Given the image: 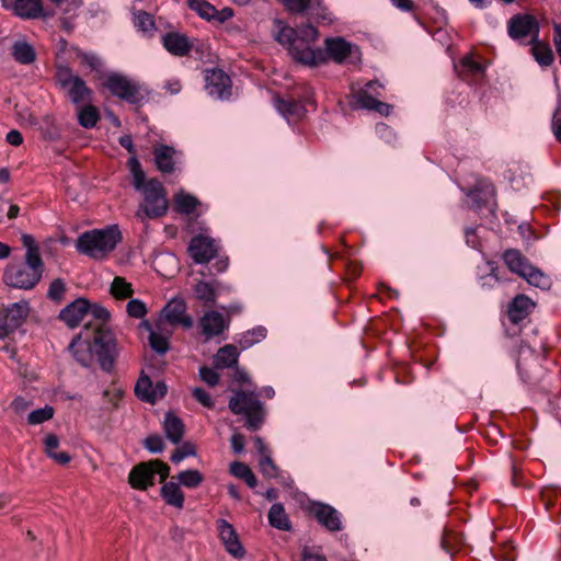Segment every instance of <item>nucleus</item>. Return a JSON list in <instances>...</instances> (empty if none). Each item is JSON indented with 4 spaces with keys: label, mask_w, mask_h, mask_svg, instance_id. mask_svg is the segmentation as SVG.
Returning a JSON list of instances; mask_svg holds the SVG:
<instances>
[{
    "label": "nucleus",
    "mask_w": 561,
    "mask_h": 561,
    "mask_svg": "<svg viewBox=\"0 0 561 561\" xmlns=\"http://www.w3.org/2000/svg\"><path fill=\"white\" fill-rule=\"evenodd\" d=\"M73 357L82 366L88 367L93 355L104 371H112L118 356V346L114 333L108 328L98 327L91 331V323L84 324L68 346Z\"/></svg>",
    "instance_id": "1"
},
{
    "label": "nucleus",
    "mask_w": 561,
    "mask_h": 561,
    "mask_svg": "<svg viewBox=\"0 0 561 561\" xmlns=\"http://www.w3.org/2000/svg\"><path fill=\"white\" fill-rule=\"evenodd\" d=\"M122 238L117 225H111L103 229H92L77 238L76 250L93 260H103L115 250Z\"/></svg>",
    "instance_id": "2"
},
{
    "label": "nucleus",
    "mask_w": 561,
    "mask_h": 561,
    "mask_svg": "<svg viewBox=\"0 0 561 561\" xmlns=\"http://www.w3.org/2000/svg\"><path fill=\"white\" fill-rule=\"evenodd\" d=\"M277 31L275 39L284 46L290 57L305 66L317 67L327 61L325 54L321 48H312L309 43L299 38L296 28H293L284 22L275 21Z\"/></svg>",
    "instance_id": "3"
},
{
    "label": "nucleus",
    "mask_w": 561,
    "mask_h": 561,
    "mask_svg": "<svg viewBox=\"0 0 561 561\" xmlns=\"http://www.w3.org/2000/svg\"><path fill=\"white\" fill-rule=\"evenodd\" d=\"M231 392L229 410L234 415L242 416L248 430L253 432L260 430L265 419V408L259 394L243 389H232Z\"/></svg>",
    "instance_id": "4"
},
{
    "label": "nucleus",
    "mask_w": 561,
    "mask_h": 561,
    "mask_svg": "<svg viewBox=\"0 0 561 561\" xmlns=\"http://www.w3.org/2000/svg\"><path fill=\"white\" fill-rule=\"evenodd\" d=\"M44 263L31 264V261L9 264L3 273V280L8 286L19 289H32L41 280Z\"/></svg>",
    "instance_id": "5"
},
{
    "label": "nucleus",
    "mask_w": 561,
    "mask_h": 561,
    "mask_svg": "<svg viewBox=\"0 0 561 561\" xmlns=\"http://www.w3.org/2000/svg\"><path fill=\"white\" fill-rule=\"evenodd\" d=\"M503 259L507 267L513 273L518 274L525 278L528 284L539 288L549 287V277L545 275L540 270L531 265L518 250L510 249L505 251Z\"/></svg>",
    "instance_id": "6"
},
{
    "label": "nucleus",
    "mask_w": 561,
    "mask_h": 561,
    "mask_svg": "<svg viewBox=\"0 0 561 561\" xmlns=\"http://www.w3.org/2000/svg\"><path fill=\"white\" fill-rule=\"evenodd\" d=\"M144 204L141 211L147 218H158L167 214L168 201L165 198V190L160 181L157 179L149 180L142 190ZM138 216H141L140 210Z\"/></svg>",
    "instance_id": "7"
},
{
    "label": "nucleus",
    "mask_w": 561,
    "mask_h": 561,
    "mask_svg": "<svg viewBox=\"0 0 561 561\" xmlns=\"http://www.w3.org/2000/svg\"><path fill=\"white\" fill-rule=\"evenodd\" d=\"M382 88L379 81H369L363 88L353 90V98L357 107L375 111L388 116L392 111V106L377 99L381 95Z\"/></svg>",
    "instance_id": "8"
},
{
    "label": "nucleus",
    "mask_w": 561,
    "mask_h": 561,
    "mask_svg": "<svg viewBox=\"0 0 561 561\" xmlns=\"http://www.w3.org/2000/svg\"><path fill=\"white\" fill-rule=\"evenodd\" d=\"M104 87L108 89L113 95L131 104H137L142 99L139 87L127 77L119 73L108 75Z\"/></svg>",
    "instance_id": "9"
},
{
    "label": "nucleus",
    "mask_w": 561,
    "mask_h": 561,
    "mask_svg": "<svg viewBox=\"0 0 561 561\" xmlns=\"http://www.w3.org/2000/svg\"><path fill=\"white\" fill-rule=\"evenodd\" d=\"M164 323L171 327L181 324L185 329L193 327V319L186 314V304L183 299L173 298L163 307L156 328L161 330Z\"/></svg>",
    "instance_id": "10"
},
{
    "label": "nucleus",
    "mask_w": 561,
    "mask_h": 561,
    "mask_svg": "<svg viewBox=\"0 0 561 561\" xmlns=\"http://www.w3.org/2000/svg\"><path fill=\"white\" fill-rule=\"evenodd\" d=\"M187 251L196 264H205L217 255L218 247L213 238L197 234L191 239Z\"/></svg>",
    "instance_id": "11"
},
{
    "label": "nucleus",
    "mask_w": 561,
    "mask_h": 561,
    "mask_svg": "<svg viewBox=\"0 0 561 561\" xmlns=\"http://www.w3.org/2000/svg\"><path fill=\"white\" fill-rule=\"evenodd\" d=\"M508 35L515 41H523L531 37V43L537 39L539 25L537 20L528 14H517L511 18L508 22Z\"/></svg>",
    "instance_id": "12"
},
{
    "label": "nucleus",
    "mask_w": 561,
    "mask_h": 561,
    "mask_svg": "<svg viewBox=\"0 0 561 561\" xmlns=\"http://www.w3.org/2000/svg\"><path fill=\"white\" fill-rule=\"evenodd\" d=\"M205 88L209 95L222 100L231 94V79L221 69H211L206 71Z\"/></svg>",
    "instance_id": "13"
},
{
    "label": "nucleus",
    "mask_w": 561,
    "mask_h": 561,
    "mask_svg": "<svg viewBox=\"0 0 561 561\" xmlns=\"http://www.w3.org/2000/svg\"><path fill=\"white\" fill-rule=\"evenodd\" d=\"M89 307L90 301L80 297L62 308L58 318L65 322L67 327L75 329L89 312Z\"/></svg>",
    "instance_id": "14"
},
{
    "label": "nucleus",
    "mask_w": 561,
    "mask_h": 561,
    "mask_svg": "<svg viewBox=\"0 0 561 561\" xmlns=\"http://www.w3.org/2000/svg\"><path fill=\"white\" fill-rule=\"evenodd\" d=\"M310 511L318 523L329 531H339L342 529L341 514L331 505L314 503Z\"/></svg>",
    "instance_id": "15"
},
{
    "label": "nucleus",
    "mask_w": 561,
    "mask_h": 561,
    "mask_svg": "<svg viewBox=\"0 0 561 561\" xmlns=\"http://www.w3.org/2000/svg\"><path fill=\"white\" fill-rule=\"evenodd\" d=\"M324 48L325 58L329 57L336 64H343L354 49L357 50L355 45L341 36L325 38Z\"/></svg>",
    "instance_id": "16"
},
{
    "label": "nucleus",
    "mask_w": 561,
    "mask_h": 561,
    "mask_svg": "<svg viewBox=\"0 0 561 561\" xmlns=\"http://www.w3.org/2000/svg\"><path fill=\"white\" fill-rule=\"evenodd\" d=\"M199 327L206 340L220 335L229 327V320L215 310L207 311L199 319Z\"/></svg>",
    "instance_id": "17"
},
{
    "label": "nucleus",
    "mask_w": 561,
    "mask_h": 561,
    "mask_svg": "<svg viewBox=\"0 0 561 561\" xmlns=\"http://www.w3.org/2000/svg\"><path fill=\"white\" fill-rule=\"evenodd\" d=\"M217 530L226 550L234 558H242L244 556V549L238 539L233 526L225 519H218Z\"/></svg>",
    "instance_id": "18"
},
{
    "label": "nucleus",
    "mask_w": 561,
    "mask_h": 561,
    "mask_svg": "<svg viewBox=\"0 0 561 561\" xmlns=\"http://www.w3.org/2000/svg\"><path fill=\"white\" fill-rule=\"evenodd\" d=\"M276 111L288 122H298L306 115L305 106L293 99H283L278 95L273 99Z\"/></svg>",
    "instance_id": "19"
},
{
    "label": "nucleus",
    "mask_w": 561,
    "mask_h": 561,
    "mask_svg": "<svg viewBox=\"0 0 561 561\" xmlns=\"http://www.w3.org/2000/svg\"><path fill=\"white\" fill-rule=\"evenodd\" d=\"M162 45L173 56L184 57L192 49V42L185 35L178 32H169L162 36Z\"/></svg>",
    "instance_id": "20"
},
{
    "label": "nucleus",
    "mask_w": 561,
    "mask_h": 561,
    "mask_svg": "<svg viewBox=\"0 0 561 561\" xmlns=\"http://www.w3.org/2000/svg\"><path fill=\"white\" fill-rule=\"evenodd\" d=\"M153 469L151 465V460L147 462H140L135 466L129 474L128 482L134 489L146 490L150 485H153Z\"/></svg>",
    "instance_id": "21"
},
{
    "label": "nucleus",
    "mask_w": 561,
    "mask_h": 561,
    "mask_svg": "<svg viewBox=\"0 0 561 561\" xmlns=\"http://www.w3.org/2000/svg\"><path fill=\"white\" fill-rule=\"evenodd\" d=\"M224 286L219 282L199 280L194 286L196 298L206 305L215 304Z\"/></svg>",
    "instance_id": "22"
},
{
    "label": "nucleus",
    "mask_w": 561,
    "mask_h": 561,
    "mask_svg": "<svg viewBox=\"0 0 561 561\" xmlns=\"http://www.w3.org/2000/svg\"><path fill=\"white\" fill-rule=\"evenodd\" d=\"M534 307L533 301L525 295H517L508 307V318L513 323L523 321Z\"/></svg>",
    "instance_id": "23"
},
{
    "label": "nucleus",
    "mask_w": 561,
    "mask_h": 561,
    "mask_svg": "<svg viewBox=\"0 0 561 561\" xmlns=\"http://www.w3.org/2000/svg\"><path fill=\"white\" fill-rule=\"evenodd\" d=\"M174 153L173 147L167 145H159L154 147V162L159 171L163 173H171L174 170Z\"/></svg>",
    "instance_id": "24"
},
{
    "label": "nucleus",
    "mask_w": 561,
    "mask_h": 561,
    "mask_svg": "<svg viewBox=\"0 0 561 561\" xmlns=\"http://www.w3.org/2000/svg\"><path fill=\"white\" fill-rule=\"evenodd\" d=\"M145 327L150 331L149 332V345L159 355H164L170 350V335L171 332H163V328L159 330L151 329L148 322H145Z\"/></svg>",
    "instance_id": "25"
},
{
    "label": "nucleus",
    "mask_w": 561,
    "mask_h": 561,
    "mask_svg": "<svg viewBox=\"0 0 561 561\" xmlns=\"http://www.w3.org/2000/svg\"><path fill=\"white\" fill-rule=\"evenodd\" d=\"M163 430L167 438L173 443L179 444L184 435V424L180 417L172 412L164 415Z\"/></svg>",
    "instance_id": "26"
},
{
    "label": "nucleus",
    "mask_w": 561,
    "mask_h": 561,
    "mask_svg": "<svg viewBox=\"0 0 561 561\" xmlns=\"http://www.w3.org/2000/svg\"><path fill=\"white\" fill-rule=\"evenodd\" d=\"M161 496L170 506L175 508H183L184 506V493L176 481L164 483L161 488Z\"/></svg>",
    "instance_id": "27"
},
{
    "label": "nucleus",
    "mask_w": 561,
    "mask_h": 561,
    "mask_svg": "<svg viewBox=\"0 0 561 561\" xmlns=\"http://www.w3.org/2000/svg\"><path fill=\"white\" fill-rule=\"evenodd\" d=\"M239 352L234 345L227 344L220 347L214 357L216 368H230L238 363Z\"/></svg>",
    "instance_id": "28"
},
{
    "label": "nucleus",
    "mask_w": 561,
    "mask_h": 561,
    "mask_svg": "<svg viewBox=\"0 0 561 561\" xmlns=\"http://www.w3.org/2000/svg\"><path fill=\"white\" fill-rule=\"evenodd\" d=\"M67 95L75 104L89 102L92 96V90L87 85L83 79L77 78L67 89Z\"/></svg>",
    "instance_id": "29"
},
{
    "label": "nucleus",
    "mask_w": 561,
    "mask_h": 561,
    "mask_svg": "<svg viewBox=\"0 0 561 561\" xmlns=\"http://www.w3.org/2000/svg\"><path fill=\"white\" fill-rule=\"evenodd\" d=\"M8 319L11 328L18 329L28 314V304L26 301L11 304L4 310H1Z\"/></svg>",
    "instance_id": "30"
},
{
    "label": "nucleus",
    "mask_w": 561,
    "mask_h": 561,
    "mask_svg": "<svg viewBox=\"0 0 561 561\" xmlns=\"http://www.w3.org/2000/svg\"><path fill=\"white\" fill-rule=\"evenodd\" d=\"M44 447L47 456L59 465H67L71 460L68 453L56 450L59 447V438L53 433L45 436Z\"/></svg>",
    "instance_id": "31"
},
{
    "label": "nucleus",
    "mask_w": 561,
    "mask_h": 561,
    "mask_svg": "<svg viewBox=\"0 0 561 561\" xmlns=\"http://www.w3.org/2000/svg\"><path fill=\"white\" fill-rule=\"evenodd\" d=\"M12 10L21 18L34 19L42 14L43 5L41 0H16Z\"/></svg>",
    "instance_id": "32"
},
{
    "label": "nucleus",
    "mask_w": 561,
    "mask_h": 561,
    "mask_svg": "<svg viewBox=\"0 0 561 561\" xmlns=\"http://www.w3.org/2000/svg\"><path fill=\"white\" fill-rule=\"evenodd\" d=\"M11 55L22 65H30L36 58L34 48L25 41H15L11 47Z\"/></svg>",
    "instance_id": "33"
},
{
    "label": "nucleus",
    "mask_w": 561,
    "mask_h": 561,
    "mask_svg": "<svg viewBox=\"0 0 561 561\" xmlns=\"http://www.w3.org/2000/svg\"><path fill=\"white\" fill-rule=\"evenodd\" d=\"M173 202L174 210L183 215L193 214L196 207L199 205V201L195 196L184 192L175 194Z\"/></svg>",
    "instance_id": "34"
},
{
    "label": "nucleus",
    "mask_w": 561,
    "mask_h": 561,
    "mask_svg": "<svg viewBox=\"0 0 561 561\" xmlns=\"http://www.w3.org/2000/svg\"><path fill=\"white\" fill-rule=\"evenodd\" d=\"M268 523L272 527L279 530H289L290 522L280 503H275L268 511Z\"/></svg>",
    "instance_id": "35"
},
{
    "label": "nucleus",
    "mask_w": 561,
    "mask_h": 561,
    "mask_svg": "<svg viewBox=\"0 0 561 561\" xmlns=\"http://www.w3.org/2000/svg\"><path fill=\"white\" fill-rule=\"evenodd\" d=\"M266 329L264 327H256L252 330H249L244 332L240 339L238 340V343L242 350H247L254 344L263 341L266 337Z\"/></svg>",
    "instance_id": "36"
},
{
    "label": "nucleus",
    "mask_w": 561,
    "mask_h": 561,
    "mask_svg": "<svg viewBox=\"0 0 561 561\" xmlns=\"http://www.w3.org/2000/svg\"><path fill=\"white\" fill-rule=\"evenodd\" d=\"M533 56L536 61L541 66H550L553 62V53L552 49L537 39L533 42L531 47Z\"/></svg>",
    "instance_id": "37"
},
{
    "label": "nucleus",
    "mask_w": 561,
    "mask_h": 561,
    "mask_svg": "<svg viewBox=\"0 0 561 561\" xmlns=\"http://www.w3.org/2000/svg\"><path fill=\"white\" fill-rule=\"evenodd\" d=\"M152 387L150 377L141 373L135 386V393L140 400L152 403Z\"/></svg>",
    "instance_id": "38"
},
{
    "label": "nucleus",
    "mask_w": 561,
    "mask_h": 561,
    "mask_svg": "<svg viewBox=\"0 0 561 561\" xmlns=\"http://www.w3.org/2000/svg\"><path fill=\"white\" fill-rule=\"evenodd\" d=\"M204 481V476L196 469L181 471L176 476V482L185 488L194 489Z\"/></svg>",
    "instance_id": "39"
},
{
    "label": "nucleus",
    "mask_w": 561,
    "mask_h": 561,
    "mask_svg": "<svg viewBox=\"0 0 561 561\" xmlns=\"http://www.w3.org/2000/svg\"><path fill=\"white\" fill-rule=\"evenodd\" d=\"M462 543V536L454 530L444 529L440 546L447 552L453 554Z\"/></svg>",
    "instance_id": "40"
},
{
    "label": "nucleus",
    "mask_w": 561,
    "mask_h": 561,
    "mask_svg": "<svg viewBox=\"0 0 561 561\" xmlns=\"http://www.w3.org/2000/svg\"><path fill=\"white\" fill-rule=\"evenodd\" d=\"M21 240L26 249L25 261H31L32 265L44 263L34 238L31 234L24 233Z\"/></svg>",
    "instance_id": "41"
},
{
    "label": "nucleus",
    "mask_w": 561,
    "mask_h": 561,
    "mask_svg": "<svg viewBox=\"0 0 561 561\" xmlns=\"http://www.w3.org/2000/svg\"><path fill=\"white\" fill-rule=\"evenodd\" d=\"M187 3L191 10L207 21L217 15V9L206 0H188Z\"/></svg>",
    "instance_id": "42"
},
{
    "label": "nucleus",
    "mask_w": 561,
    "mask_h": 561,
    "mask_svg": "<svg viewBox=\"0 0 561 561\" xmlns=\"http://www.w3.org/2000/svg\"><path fill=\"white\" fill-rule=\"evenodd\" d=\"M100 118L96 107L85 105L78 112V122L84 128H93Z\"/></svg>",
    "instance_id": "43"
},
{
    "label": "nucleus",
    "mask_w": 561,
    "mask_h": 561,
    "mask_svg": "<svg viewBox=\"0 0 561 561\" xmlns=\"http://www.w3.org/2000/svg\"><path fill=\"white\" fill-rule=\"evenodd\" d=\"M111 294L117 299H126L131 297L134 290L130 283H127L121 276H116L111 284Z\"/></svg>",
    "instance_id": "44"
},
{
    "label": "nucleus",
    "mask_w": 561,
    "mask_h": 561,
    "mask_svg": "<svg viewBox=\"0 0 561 561\" xmlns=\"http://www.w3.org/2000/svg\"><path fill=\"white\" fill-rule=\"evenodd\" d=\"M87 316H91L96 321L94 324L89 321L91 323V331L98 327L107 328L106 322L110 319V312L104 307L90 302L89 312Z\"/></svg>",
    "instance_id": "45"
},
{
    "label": "nucleus",
    "mask_w": 561,
    "mask_h": 561,
    "mask_svg": "<svg viewBox=\"0 0 561 561\" xmlns=\"http://www.w3.org/2000/svg\"><path fill=\"white\" fill-rule=\"evenodd\" d=\"M55 410L51 405L46 404L44 408L33 410L27 415L30 425H39L53 419Z\"/></svg>",
    "instance_id": "46"
},
{
    "label": "nucleus",
    "mask_w": 561,
    "mask_h": 561,
    "mask_svg": "<svg viewBox=\"0 0 561 561\" xmlns=\"http://www.w3.org/2000/svg\"><path fill=\"white\" fill-rule=\"evenodd\" d=\"M317 4H312L308 15L317 21L331 24L334 21L332 13L323 4V0H317Z\"/></svg>",
    "instance_id": "47"
},
{
    "label": "nucleus",
    "mask_w": 561,
    "mask_h": 561,
    "mask_svg": "<svg viewBox=\"0 0 561 561\" xmlns=\"http://www.w3.org/2000/svg\"><path fill=\"white\" fill-rule=\"evenodd\" d=\"M128 165L133 174L134 187L138 191H142L147 182H145L146 176L141 169L140 162L136 157H131L128 160Z\"/></svg>",
    "instance_id": "48"
},
{
    "label": "nucleus",
    "mask_w": 561,
    "mask_h": 561,
    "mask_svg": "<svg viewBox=\"0 0 561 561\" xmlns=\"http://www.w3.org/2000/svg\"><path fill=\"white\" fill-rule=\"evenodd\" d=\"M285 9L294 14L307 13L312 4H317V0H282Z\"/></svg>",
    "instance_id": "49"
},
{
    "label": "nucleus",
    "mask_w": 561,
    "mask_h": 561,
    "mask_svg": "<svg viewBox=\"0 0 561 561\" xmlns=\"http://www.w3.org/2000/svg\"><path fill=\"white\" fill-rule=\"evenodd\" d=\"M67 286L61 278H55L50 282L47 297L55 302H60L64 299Z\"/></svg>",
    "instance_id": "50"
},
{
    "label": "nucleus",
    "mask_w": 561,
    "mask_h": 561,
    "mask_svg": "<svg viewBox=\"0 0 561 561\" xmlns=\"http://www.w3.org/2000/svg\"><path fill=\"white\" fill-rule=\"evenodd\" d=\"M79 76L75 75L72 70L67 66H59L56 70L57 83L62 88L67 89Z\"/></svg>",
    "instance_id": "51"
},
{
    "label": "nucleus",
    "mask_w": 561,
    "mask_h": 561,
    "mask_svg": "<svg viewBox=\"0 0 561 561\" xmlns=\"http://www.w3.org/2000/svg\"><path fill=\"white\" fill-rule=\"evenodd\" d=\"M134 24L138 30L142 32L151 31L154 27L152 15L145 11H139L135 14Z\"/></svg>",
    "instance_id": "52"
},
{
    "label": "nucleus",
    "mask_w": 561,
    "mask_h": 561,
    "mask_svg": "<svg viewBox=\"0 0 561 561\" xmlns=\"http://www.w3.org/2000/svg\"><path fill=\"white\" fill-rule=\"evenodd\" d=\"M195 455H196L195 446L190 442H185L184 444H182L181 447L175 449V451L171 455L170 460L173 463H179L184 458L190 457V456H195Z\"/></svg>",
    "instance_id": "53"
},
{
    "label": "nucleus",
    "mask_w": 561,
    "mask_h": 561,
    "mask_svg": "<svg viewBox=\"0 0 561 561\" xmlns=\"http://www.w3.org/2000/svg\"><path fill=\"white\" fill-rule=\"evenodd\" d=\"M259 467L260 471L265 478L272 479L278 474V468L274 463L271 456H264V458H260Z\"/></svg>",
    "instance_id": "54"
},
{
    "label": "nucleus",
    "mask_w": 561,
    "mask_h": 561,
    "mask_svg": "<svg viewBox=\"0 0 561 561\" xmlns=\"http://www.w3.org/2000/svg\"><path fill=\"white\" fill-rule=\"evenodd\" d=\"M78 58H80L81 62L87 65L93 71H101L102 69V60L101 58L93 53L79 51L77 54Z\"/></svg>",
    "instance_id": "55"
},
{
    "label": "nucleus",
    "mask_w": 561,
    "mask_h": 561,
    "mask_svg": "<svg viewBox=\"0 0 561 561\" xmlns=\"http://www.w3.org/2000/svg\"><path fill=\"white\" fill-rule=\"evenodd\" d=\"M126 310L128 316L136 319L144 318L147 313V307L140 299H130L127 302Z\"/></svg>",
    "instance_id": "56"
},
{
    "label": "nucleus",
    "mask_w": 561,
    "mask_h": 561,
    "mask_svg": "<svg viewBox=\"0 0 561 561\" xmlns=\"http://www.w3.org/2000/svg\"><path fill=\"white\" fill-rule=\"evenodd\" d=\"M296 34L299 38L309 43L310 45H311V43L316 42L319 36L318 30L311 24H306V25L297 28Z\"/></svg>",
    "instance_id": "57"
},
{
    "label": "nucleus",
    "mask_w": 561,
    "mask_h": 561,
    "mask_svg": "<svg viewBox=\"0 0 561 561\" xmlns=\"http://www.w3.org/2000/svg\"><path fill=\"white\" fill-rule=\"evenodd\" d=\"M145 448L152 454H160L164 449V443L161 436L150 435L144 442Z\"/></svg>",
    "instance_id": "58"
},
{
    "label": "nucleus",
    "mask_w": 561,
    "mask_h": 561,
    "mask_svg": "<svg viewBox=\"0 0 561 561\" xmlns=\"http://www.w3.org/2000/svg\"><path fill=\"white\" fill-rule=\"evenodd\" d=\"M460 67L463 71L471 75H480L484 71V67L470 56H466L460 60Z\"/></svg>",
    "instance_id": "59"
},
{
    "label": "nucleus",
    "mask_w": 561,
    "mask_h": 561,
    "mask_svg": "<svg viewBox=\"0 0 561 561\" xmlns=\"http://www.w3.org/2000/svg\"><path fill=\"white\" fill-rule=\"evenodd\" d=\"M199 378L209 387H215L219 382L218 373L215 369L209 368L207 366H203L199 368Z\"/></svg>",
    "instance_id": "60"
},
{
    "label": "nucleus",
    "mask_w": 561,
    "mask_h": 561,
    "mask_svg": "<svg viewBox=\"0 0 561 561\" xmlns=\"http://www.w3.org/2000/svg\"><path fill=\"white\" fill-rule=\"evenodd\" d=\"M192 396L198 403H201L205 408L213 409L215 405L211 396L202 388H194L192 390Z\"/></svg>",
    "instance_id": "61"
},
{
    "label": "nucleus",
    "mask_w": 561,
    "mask_h": 561,
    "mask_svg": "<svg viewBox=\"0 0 561 561\" xmlns=\"http://www.w3.org/2000/svg\"><path fill=\"white\" fill-rule=\"evenodd\" d=\"M151 465L153 469V476L159 474L160 481L163 482L169 477V466L159 459L151 460Z\"/></svg>",
    "instance_id": "62"
},
{
    "label": "nucleus",
    "mask_w": 561,
    "mask_h": 561,
    "mask_svg": "<svg viewBox=\"0 0 561 561\" xmlns=\"http://www.w3.org/2000/svg\"><path fill=\"white\" fill-rule=\"evenodd\" d=\"M250 471L251 468L243 462L234 461L230 465V472L241 480H244Z\"/></svg>",
    "instance_id": "63"
},
{
    "label": "nucleus",
    "mask_w": 561,
    "mask_h": 561,
    "mask_svg": "<svg viewBox=\"0 0 561 561\" xmlns=\"http://www.w3.org/2000/svg\"><path fill=\"white\" fill-rule=\"evenodd\" d=\"M32 405V401L24 398V397H16L12 403H11V409L16 413V414H23Z\"/></svg>",
    "instance_id": "64"
}]
</instances>
